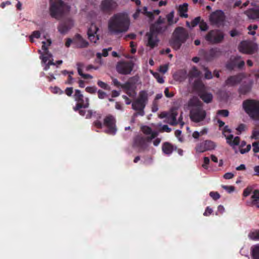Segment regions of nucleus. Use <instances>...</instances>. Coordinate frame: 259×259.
<instances>
[{
  "instance_id": "1",
  "label": "nucleus",
  "mask_w": 259,
  "mask_h": 259,
  "mask_svg": "<svg viewBox=\"0 0 259 259\" xmlns=\"http://www.w3.org/2000/svg\"><path fill=\"white\" fill-rule=\"evenodd\" d=\"M130 20L127 15L117 13L111 17L108 22L109 31L114 34L125 33L128 31Z\"/></svg>"
},
{
  "instance_id": "2",
  "label": "nucleus",
  "mask_w": 259,
  "mask_h": 259,
  "mask_svg": "<svg viewBox=\"0 0 259 259\" xmlns=\"http://www.w3.org/2000/svg\"><path fill=\"white\" fill-rule=\"evenodd\" d=\"M188 106L191 107L190 117L192 121L198 123L203 121L206 115V111L203 109L202 103L195 97L188 101Z\"/></svg>"
},
{
  "instance_id": "3",
  "label": "nucleus",
  "mask_w": 259,
  "mask_h": 259,
  "mask_svg": "<svg viewBox=\"0 0 259 259\" xmlns=\"http://www.w3.org/2000/svg\"><path fill=\"white\" fill-rule=\"evenodd\" d=\"M189 37L188 31L182 27H177L169 40L170 46L175 50L180 49L182 45L185 43Z\"/></svg>"
},
{
  "instance_id": "4",
  "label": "nucleus",
  "mask_w": 259,
  "mask_h": 259,
  "mask_svg": "<svg viewBox=\"0 0 259 259\" xmlns=\"http://www.w3.org/2000/svg\"><path fill=\"white\" fill-rule=\"evenodd\" d=\"M243 109L253 120H259V102L252 99L244 100L242 103Z\"/></svg>"
},
{
  "instance_id": "5",
  "label": "nucleus",
  "mask_w": 259,
  "mask_h": 259,
  "mask_svg": "<svg viewBox=\"0 0 259 259\" xmlns=\"http://www.w3.org/2000/svg\"><path fill=\"white\" fill-rule=\"evenodd\" d=\"M68 7L62 0H50V13L52 17L58 18L62 17Z\"/></svg>"
},
{
  "instance_id": "6",
  "label": "nucleus",
  "mask_w": 259,
  "mask_h": 259,
  "mask_svg": "<svg viewBox=\"0 0 259 259\" xmlns=\"http://www.w3.org/2000/svg\"><path fill=\"white\" fill-rule=\"evenodd\" d=\"M139 80V76L138 75H135L130 77L128 81L123 84L122 89L130 97L133 98L136 95V85L138 84Z\"/></svg>"
},
{
  "instance_id": "7",
  "label": "nucleus",
  "mask_w": 259,
  "mask_h": 259,
  "mask_svg": "<svg viewBox=\"0 0 259 259\" xmlns=\"http://www.w3.org/2000/svg\"><path fill=\"white\" fill-rule=\"evenodd\" d=\"M224 38V32L219 29H213L208 32L205 36V40L211 45L222 42Z\"/></svg>"
},
{
  "instance_id": "8",
  "label": "nucleus",
  "mask_w": 259,
  "mask_h": 259,
  "mask_svg": "<svg viewBox=\"0 0 259 259\" xmlns=\"http://www.w3.org/2000/svg\"><path fill=\"white\" fill-rule=\"evenodd\" d=\"M134 66V63L132 61H122L117 63L116 69L118 73L127 75L131 74Z\"/></svg>"
},
{
  "instance_id": "9",
  "label": "nucleus",
  "mask_w": 259,
  "mask_h": 259,
  "mask_svg": "<svg viewBox=\"0 0 259 259\" xmlns=\"http://www.w3.org/2000/svg\"><path fill=\"white\" fill-rule=\"evenodd\" d=\"M167 28L168 25L165 24V19L159 16L154 23L151 25L150 30L156 34H162Z\"/></svg>"
},
{
  "instance_id": "10",
  "label": "nucleus",
  "mask_w": 259,
  "mask_h": 259,
  "mask_svg": "<svg viewBox=\"0 0 259 259\" xmlns=\"http://www.w3.org/2000/svg\"><path fill=\"white\" fill-rule=\"evenodd\" d=\"M116 121L115 117L111 114H108L104 118L103 124L107 127L105 131L106 133L112 135L116 134L117 131Z\"/></svg>"
},
{
  "instance_id": "11",
  "label": "nucleus",
  "mask_w": 259,
  "mask_h": 259,
  "mask_svg": "<svg viewBox=\"0 0 259 259\" xmlns=\"http://www.w3.org/2000/svg\"><path fill=\"white\" fill-rule=\"evenodd\" d=\"M257 46L251 41L244 40L241 41L239 46V51L246 54H252L257 51Z\"/></svg>"
},
{
  "instance_id": "12",
  "label": "nucleus",
  "mask_w": 259,
  "mask_h": 259,
  "mask_svg": "<svg viewBox=\"0 0 259 259\" xmlns=\"http://www.w3.org/2000/svg\"><path fill=\"white\" fill-rule=\"evenodd\" d=\"M225 19V14L222 10H217L212 12L209 17L211 23L218 27L224 25Z\"/></svg>"
},
{
  "instance_id": "13",
  "label": "nucleus",
  "mask_w": 259,
  "mask_h": 259,
  "mask_svg": "<svg viewBox=\"0 0 259 259\" xmlns=\"http://www.w3.org/2000/svg\"><path fill=\"white\" fill-rule=\"evenodd\" d=\"M216 147L215 143L211 140H205L198 144L195 150L197 152L202 153L207 151H211Z\"/></svg>"
},
{
  "instance_id": "14",
  "label": "nucleus",
  "mask_w": 259,
  "mask_h": 259,
  "mask_svg": "<svg viewBox=\"0 0 259 259\" xmlns=\"http://www.w3.org/2000/svg\"><path fill=\"white\" fill-rule=\"evenodd\" d=\"M146 105V104L138 99H136L132 104V109L137 111V112L134 114V116L136 117L138 115L144 116L145 114L144 108Z\"/></svg>"
},
{
  "instance_id": "15",
  "label": "nucleus",
  "mask_w": 259,
  "mask_h": 259,
  "mask_svg": "<svg viewBox=\"0 0 259 259\" xmlns=\"http://www.w3.org/2000/svg\"><path fill=\"white\" fill-rule=\"evenodd\" d=\"M117 6L113 0H104L101 4V9L104 13H110L114 10Z\"/></svg>"
},
{
  "instance_id": "16",
  "label": "nucleus",
  "mask_w": 259,
  "mask_h": 259,
  "mask_svg": "<svg viewBox=\"0 0 259 259\" xmlns=\"http://www.w3.org/2000/svg\"><path fill=\"white\" fill-rule=\"evenodd\" d=\"M222 52L219 48H214L204 52V58L207 61H211L222 55Z\"/></svg>"
},
{
  "instance_id": "17",
  "label": "nucleus",
  "mask_w": 259,
  "mask_h": 259,
  "mask_svg": "<svg viewBox=\"0 0 259 259\" xmlns=\"http://www.w3.org/2000/svg\"><path fill=\"white\" fill-rule=\"evenodd\" d=\"M133 146L138 148L139 151L145 150L147 147L145 138L140 135L136 136L134 138Z\"/></svg>"
},
{
  "instance_id": "18",
  "label": "nucleus",
  "mask_w": 259,
  "mask_h": 259,
  "mask_svg": "<svg viewBox=\"0 0 259 259\" xmlns=\"http://www.w3.org/2000/svg\"><path fill=\"white\" fill-rule=\"evenodd\" d=\"M99 29L98 27L94 24H92L88 30V38L91 42L96 43L99 39L97 32Z\"/></svg>"
},
{
  "instance_id": "19",
  "label": "nucleus",
  "mask_w": 259,
  "mask_h": 259,
  "mask_svg": "<svg viewBox=\"0 0 259 259\" xmlns=\"http://www.w3.org/2000/svg\"><path fill=\"white\" fill-rule=\"evenodd\" d=\"M146 36L148 37L147 46L150 47L151 49H153L158 46L159 39L156 33L150 30L149 32L146 33Z\"/></svg>"
},
{
  "instance_id": "20",
  "label": "nucleus",
  "mask_w": 259,
  "mask_h": 259,
  "mask_svg": "<svg viewBox=\"0 0 259 259\" xmlns=\"http://www.w3.org/2000/svg\"><path fill=\"white\" fill-rule=\"evenodd\" d=\"M242 79V75L238 74L235 75H231L228 77L225 82L226 85L233 87L239 83Z\"/></svg>"
},
{
  "instance_id": "21",
  "label": "nucleus",
  "mask_w": 259,
  "mask_h": 259,
  "mask_svg": "<svg viewBox=\"0 0 259 259\" xmlns=\"http://www.w3.org/2000/svg\"><path fill=\"white\" fill-rule=\"evenodd\" d=\"M73 25V22L71 19H68L62 22L58 26V30L62 34L66 33Z\"/></svg>"
},
{
  "instance_id": "22",
  "label": "nucleus",
  "mask_w": 259,
  "mask_h": 259,
  "mask_svg": "<svg viewBox=\"0 0 259 259\" xmlns=\"http://www.w3.org/2000/svg\"><path fill=\"white\" fill-rule=\"evenodd\" d=\"M141 13L143 14L144 15L149 18L151 20H153L154 19V17L153 16L152 12L148 11L147 8L146 7H143L142 10L137 9L136 12L133 15V18L135 19H137L139 18Z\"/></svg>"
},
{
  "instance_id": "23",
  "label": "nucleus",
  "mask_w": 259,
  "mask_h": 259,
  "mask_svg": "<svg viewBox=\"0 0 259 259\" xmlns=\"http://www.w3.org/2000/svg\"><path fill=\"white\" fill-rule=\"evenodd\" d=\"M244 14L246 15L249 19H259V7L257 9L251 8L246 10Z\"/></svg>"
},
{
  "instance_id": "24",
  "label": "nucleus",
  "mask_w": 259,
  "mask_h": 259,
  "mask_svg": "<svg viewBox=\"0 0 259 259\" xmlns=\"http://www.w3.org/2000/svg\"><path fill=\"white\" fill-rule=\"evenodd\" d=\"M193 88L199 94L206 90V87L200 79H196L194 81L193 83Z\"/></svg>"
},
{
  "instance_id": "25",
  "label": "nucleus",
  "mask_w": 259,
  "mask_h": 259,
  "mask_svg": "<svg viewBox=\"0 0 259 259\" xmlns=\"http://www.w3.org/2000/svg\"><path fill=\"white\" fill-rule=\"evenodd\" d=\"M175 147L169 142H165L162 145V151L166 155H170L174 151Z\"/></svg>"
},
{
  "instance_id": "26",
  "label": "nucleus",
  "mask_w": 259,
  "mask_h": 259,
  "mask_svg": "<svg viewBox=\"0 0 259 259\" xmlns=\"http://www.w3.org/2000/svg\"><path fill=\"white\" fill-rule=\"evenodd\" d=\"M201 75V71L199 70L196 66H194L189 70L188 76L189 80L190 81L192 80L194 78L199 77Z\"/></svg>"
},
{
  "instance_id": "27",
  "label": "nucleus",
  "mask_w": 259,
  "mask_h": 259,
  "mask_svg": "<svg viewBox=\"0 0 259 259\" xmlns=\"http://www.w3.org/2000/svg\"><path fill=\"white\" fill-rule=\"evenodd\" d=\"M78 73L84 79H92L93 76L89 74H84L82 72V69L84 67V64L81 62H78L76 64Z\"/></svg>"
},
{
  "instance_id": "28",
  "label": "nucleus",
  "mask_w": 259,
  "mask_h": 259,
  "mask_svg": "<svg viewBox=\"0 0 259 259\" xmlns=\"http://www.w3.org/2000/svg\"><path fill=\"white\" fill-rule=\"evenodd\" d=\"M188 5L184 3L182 5H180L178 8V12L179 16L182 18H188V15L187 12L188 11Z\"/></svg>"
},
{
  "instance_id": "29",
  "label": "nucleus",
  "mask_w": 259,
  "mask_h": 259,
  "mask_svg": "<svg viewBox=\"0 0 259 259\" xmlns=\"http://www.w3.org/2000/svg\"><path fill=\"white\" fill-rule=\"evenodd\" d=\"M200 98L206 103H210L213 98V96L211 93H207L206 90L199 94Z\"/></svg>"
},
{
  "instance_id": "30",
  "label": "nucleus",
  "mask_w": 259,
  "mask_h": 259,
  "mask_svg": "<svg viewBox=\"0 0 259 259\" xmlns=\"http://www.w3.org/2000/svg\"><path fill=\"white\" fill-rule=\"evenodd\" d=\"M75 38L77 40V44L78 48H85L88 47L89 42L83 39L80 34H77L75 35Z\"/></svg>"
},
{
  "instance_id": "31",
  "label": "nucleus",
  "mask_w": 259,
  "mask_h": 259,
  "mask_svg": "<svg viewBox=\"0 0 259 259\" xmlns=\"http://www.w3.org/2000/svg\"><path fill=\"white\" fill-rule=\"evenodd\" d=\"M241 58L240 56H236L234 59H231L230 61L228 62L226 65V67L229 70H233L237 67V61Z\"/></svg>"
},
{
  "instance_id": "32",
  "label": "nucleus",
  "mask_w": 259,
  "mask_h": 259,
  "mask_svg": "<svg viewBox=\"0 0 259 259\" xmlns=\"http://www.w3.org/2000/svg\"><path fill=\"white\" fill-rule=\"evenodd\" d=\"M227 143L231 146L238 145L240 143V138L236 137L233 138L232 135H229L227 138Z\"/></svg>"
},
{
  "instance_id": "33",
  "label": "nucleus",
  "mask_w": 259,
  "mask_h": 259,
  "mask_svg": "<svg viewBox=\"0 0 259 259\" xmlns=\"http://www.w3.org/2000/svg\"><path fill=\"white\" fill-rule=\"evenodd\" d=\"M251 89V85L249 84H242L238 89V93L240 95H245L249 93Z\"/></svg>"
},
{
  "instance_id": "34",
  "label": "nucleus",
  "mask_w": 259,
  "mask_h": 259,
  "mask_svg": "<svg viewBox=\"0 0 259 259\" xmlns=\"http://www.w3.org/2000/svg\"><path fill=\"white\" fill-rule=\"evenodd\" d=\"M74 98L76 101L77 103H80L83 104H85V99H84V97L83 95L81 94V92L79 90H75V94L74 95Z\"/></svg>"
},
{
  "instance_id": "35",
  "label": "nucleus",
  "mask_w": 259,
  "mask_h": 259,
  "mask_svg": "<svg viewBox=\"0 0 259 259\" xmlns=\"http://www.w3.org/2000/svg\"><path fill=\"white\" fill-rule=\"evenodd\" d=\"M137 99L146 105L148 101L147 92L145 90L141 91L139 92V96Z\"/></svg>"
},
{
  "instance_id": "36",
  "label": "nucleus",
  "mask_w": 259,
  "mask_h": 259,
  "mask_svg": "<svg viewBox=\"0 0 259 259\" xmlns=\"http://www.w3.org/2000/svg\"><path fill=\"white\" fill-rule=\"evenodd\" d=\"M251 198L252 199V204L259 208V190L256 189L253 191Z\"/></svg>"
},
{
  "instance_id": "37",
  "label": "nucleus",
  "mask_w": 259,
  "mask_h": 259,
  "mask_svg": "<svg viewBox=\"0 0 259 259\" xmlns=\"http://www.w3.org/2000/svg\"><path fill=\"white\" fill-rule=\"evenodd\" d=\"M89 106V99L88 98H85V104L77 103L76 106L73 108L75 111H77L80 110L81 108H87Z\"/></svg>"
},
{
  "instance_id": "38",
  "label": "nucleus",
  "mask_w": 259,
  "mask_h": 259,
  "mask_svg": "<svg viewBox=\"0 0 259 259\" xmlns=\"http://www.w3.org/2000/svg\"><path fill=\"white\" fill-rule=\"evenodd\" d=\"M174 14H175L174 11H172L169 14L166 15V18L167 19V21L168 22V24H167L168 26L172 25V24H176L177 23V21L174 20Z\"/></svg>"
},
{
  "instance_id": "39",
  "label": "nucleus",
  "mask_w": 259,
  "mask_h": 259,
  "mask_svg": "<svg viewBox=\"0 0 259 259\" xmlns=\"http://www.w3.org/2000/svg\"><path fill=\"white\" fill-rule=\"evenodd\" d=\"M178 113L177 111H173L170 115L169 118L171 119V122L170 123L171 125H176L178 123L177 120V116Z\"/></svg>"
},
{
  "instance_id": "40",
  "label": "nucleus",
  "mask_w": 259,
  "mask_h": 259,
  "mask_svg": "<svg viewBox=\"0 0 259 259\" xmlns=\"http://www.w3.org/2000/svg\"><path fill=\"white\" fill-rule=\"evenodd\" d=\"M141 131L146 135H150L153 133L154 131H152V128L147 125L142 126L141 128Z\"/></svg>"
},
{
  "instance_id": "41",
  "label": "nucleus",
  "mask_w": 259,
  "mask_h": 259,
  "mask_svg": "<svg viewBox=\"0 0 259 259\" xmlns=\"http://www.w3.org/2000/svg\"><path fill=\"white\" fill-rule=\"evenodd\" d=\"M97 84L99 87H100L101 88H102L104 90H108V91L110 90V86L107 83H106L101 80H99L97 81Z\"/></svg>"
},
{
  "instance_id": "42",
  "label": "nucleus",
  "mask_w": 259,
  "mask_h": 259,
  "mask_svg": "<svg viewBox=\"0 0 259 259\" xmlns=\"http://www.w3.org/2000/svg\"><path fill=\"white\" fill-rule=\"evenodd\" d=\"M253 259H259V246H255L252 251Z\"/></svg>"
},
{
  "instance_id": "43",
  "label": "nucleus",
  "mask_w": 259,
  "mask_h": 259,
  "mask_svg": "<svg viewBox=\"0 0 259 259\" xmlns=\"http://www.w3.org/2000/svg\"><path fill=\"white\" fill-rule=\"evenodd\" d=\"M204 70L205 71L204 78L206 79H210L212 78L213 76L211 72L209 70L207 67H204Z\"/></svg>"
},
{
  "instance_id": "44",
  "label": "nucleus",
  "mask_w": 259,
  "mask_h": 259,
  "mask_svg": "<svg viewBox=\"0 0 259 259\" xmlns=\"http://www.w3.org/2000/svg\"><path fill=\"white\" fill-rule=\"evenodd\" d=\"M40 33L39 31H38V30L34 31L29 37L30 40L31 42H33L34 38H38L40 37Z\"/></svg>"
},
{
  "instance_id": "45",
  "label": "nucleus",
  "mask_w": 259,
  "mask_h": 259,
  "mask_svg": "<svg viewBox=\"0 0 259 259\" xmlns=\"http://www.w3.org/2000/svg\"><path fill=\"white\" fill-rule=\"evenodd\" d=\"M108 55V50L104 49L102 51V53H97L96 56L98 59L100 60L102 56L107 57Z\"/></svg>"
},
{
  "instance_id": "46",
  "label": "nucleus",
  "mask_w": 259,
  "mask_h": 259,
  "mask_svg": "<svg viewBox=\"0 0 259 259\" xmlns=\"http://www.w3.org/2000/svg\"><path fill=\"white\" fill-rule=\"evenodd\" d=\"M258 235V231L252 232L248 234V237L252 240H259Z\"/></svg>"
},
{
  "instance_id": "47",
  "label": "nucleus",
  "mask_w": 259,
  "mask_h": 259,
  "mask_svg": "<svg viewBox=\"0 0 259 259\" xmlns=\"http://www.w3.org/2000/svg\"><path fill=\"white\" fill-rule=\"evenodd\" d=\"M158 132L156 131H154L153 133L151 134L150 135V136L147 137L145 138L146 139V142H151L153 139L155 138L158 136Z\"/></svg>"
},
{
  "instance_id": "48",
  "label": "nucleus",
  "mask_w": 259,
  "mask_h": 259,
  "mask_svg": "<svg viewBox=\"0 0 259 259\" xmlns=\"http://www.w3.org/2000/svg\"><path fill=\"white\" fill-rule=\"evenodd\" d=\"M200 29L201 31H206L208 29V26L203 20L201 21L199 24Z\"/></svg>"
},
{
  "instance_id": "49",
  "label": "nucleus",
  "mask_w": 259,
  "mask_h": 259,
  "mask_svg": "<svg viewBox=\"0 0 259 259\" xmlns=\"http://www.w3.org/2000/svg\"><path fill=\"white\" fill-rule=\"evenodd\" d=\"M97 88L95 86L87 87L85 88V91L90 94H95L97 92Z\"/></svg>"
},
{
  "instance_id": "50",
  "label": "nucleus",
  "mask_w": 259,
  "mask_h": 259,
  "mask_svg": "<svg viewBox=\"0 0 259 259\" xmlns=\"http://www.w3.org/2000/svg\"><path fill=\"white\" fill-rule=\"evenodd\" d=\"M252 191V188L251 187H247L245 188L243 193V195L244 197H247L249 196Z\"/></svg>"
},
{
  "instance_id": "51",
  "label": "nucleus",
  "mask_w": 259,
  "mask_h": 259,
  "mask_svg": "<svg viewBox=\"0 0 259 259\" xmlns=\"http://www.w3.org/2000/svg\"><path fill=\"white\" fill-rule=\"evenodd\" d=\"M200 22H201L200 17H196L191 21V26L192 27H194L196 26H197L199 23L200 24Z\"/></svg>"
},
{
  "instance_id": "52",
  "label": "nucleus",
  "mask_w": 259,
  "mask_h": 259,
  "mask_svg": "<svg viewBox=\"0 0 259 259\" xmlns=\"http://www.w3.org/2000/svg\"><path fill=\"white\" fill-rule=\"evenodd\" d=\"M209 195L214 200H217L220 198V195L217 192H210L209 193Z\"/></svg>"
},
{
  "instance_id": "53",
  "label": "nucleus",
  "mask_w": 259,
  "mask_h": 259,
  "mask_svg": "<svg viewBox=\"0 0 259 259\" xmlns=\"http://www.w3.org/2000/svg\"><path fill=\"white\" fill-rule=\"evenodd\" d=\"M229 113V112L228 110H225V109L219 110L217 112V114L218 115H222V116H223L224 117H227V116H228Z\"/></svg>"
},
{
  "instance_id": "54",
  "label": "nucleus",
  "mask_w": 259,
  "mask_h": 259,
  "mask_svg": "<svg viewBox=\"0 0 259 259\" xmlns=\"http://www.w3.org/2000/svg\"><path fill=\"white\" fill-rule=\"evenodd\" d=\"M222 187L229 193H231L235 190V187L233 186L222 185Z\"/></svg>"
},
{
  "instance_id": "55",
  "label": "nucleus",
  "mask_w": 259,
  "mask_h": 259,
  "mask_svg": "<svg viewBox=\"0 0 259 259\" xmlns=\"http://www.w3.org/2000/svg\"><path fill=\"white\" fill-rule=\"evenodd\" d=\"M253 151L254 153H257L259 152V142H255L252 143Z\"/></svg>"
},
{
  "instance_id": "56",
  "label": "nucleus",
  "mask_w": 259,
  "mask_h": 259,
  "mask_svg": "<svg viewBox=\"0 0 259 259\" xmlns=\"http://www.w3.org/2000/svg\"><path fill=\"white\" fill-rule=\"evenodd\" d=\"M210 160L208 157H204V163L202 164V167L205 169H207V165L209 163Z\"/></svg>"
},
{
  "instance_id": "57",
  "label": "nucleus",
  "mask_w": 259,
  "mask_h": 259,
  "mask_svg": "<svg viewBox=\"0 0 259 259\" xmlns=\"http://www.w3.org/2000/svg\"><path fill=\"white\" fill-rule=\"evenodd\" d=\"M251 149V145L250 144L247 145L245 148H240V152L241 154H244L250 151Z\"/></svg>"
},
{
  "instance_id": "58",
  "label": "nucleus",
  "mask_w": 259,
  "mask_h": 259,
  "mask_svg": "<svg viewBox=\"0 0 259 259\" xmlns=\"http://www.w3.org/2000/svg\"><path fill=\"white\" fill-rule=\"evenodd\" d=\"M213 212V210L212 209L210 208L209 206H207L206 209H205V210L204 211V212L203 213V215L204 216H208L210 214H211Z\"/></svg>"
},
{
  "instance_id": "59",
  "label": "nucleus",
  "mask_w": 259,
  "mask_h": 259,
  "mask_svg": "<svg viewBox=\"0 0 259 259\" xmlns=\"http://www.w3.org/2000/svg\"><path fill=\"white\" fill-rule=\"evenodd\" d=\"M93 125L98 128H102L103 124L100 120H97L93 122Z\"/></svg>"
},
{
  "instance_id": "60",
  "label": "nucleus",
  "mask_w": 259,
  "mask_h": 259,
  "mask_svg": "<svg viewBox=\"0 0 259 259\" xmlns=\"http://www.w3.org/2000/svg\"><path fill=\"white\" fill-rule=\"evenodd\" d=\"M106 96V94L105 92L103 91L99 90L98 91V96L99 99H103Z\"/></svg>"
},
{
  "instance_id": "61",
  "label": "nucleus",
  "mask_w": 259,
  "mask_h": 259,
  "mask_svg": "<svg viewBox=\"0 0 259 259\" xmlns=\"http://www.w3.org/2000/svg\"><path fill=\"white\" fill-rule=\"evenodd\" d=\"M112 82L114 85H115L116 87H121L122 88V86L123 85V84H121L116 78H113L112 79Z\"/></svg>"
},
{
  "instance_id": "62",
  "label": "nucleus",
  "mask_w": 259,
  "mask_h": 259,
  "mask_svg": "<svg viewBox=\"0 0 259 259\" xmlns=\"http://www.w3.org/2000/svg\"><path fill=\"white\" fill-rule=\"evenodd\" d=\"M225 211V208L222 205H220L218 207V210L216 212V215H219V214H222Z\"/></svg>"
},
{
  "instance_id": "63",
  "label": "nucleus",
  "mask_w": 259,
  "mask_h": 259,
  "mask_svg": "<svg viewBox=\"0 0 259 259\" xmlns=\"http://www.w3.org/2000/svg\"><path fill=\"white\" fill-rule=\"evenodd\" d=\"M65 93L68 96H71L73 93V88H67L65 91Z\"/></svg>"
},
{
  "instance_id": "64",
  "label": "nucleus",
  "mask_w": 259,
  "mask_h": 259,
  "mask_svg": "<svg viewBox=\"0 0 259 259\" xmlns=\"http://www.w3.org/2000/svg\"><path fill=\"white\" fill-rule=\"evenodd\" d=\"M245 125L244 124L241 123L238 125L236 130L238 132H239V133H241L242 132L245 130Z\"/></svg>"
}]
</instances>
